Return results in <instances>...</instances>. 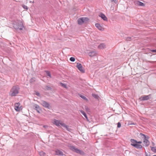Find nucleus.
<instances>
[{"label": "nucleus", "instance_id": "nucleus-1", "mask_svg": "<svg viewBox=\"0 0 156 156\" xmlns=\"http://www.w3.org/2000/svg\"><path fill=\"white\" fill-rule=\"evenodd\" d=\"M20 89L18 85L13 86L10 90L9 95L12 97L16 96L19 93Z\"/></svg>", "mask_w": 156, "mask_h": 156}, {"label": "nucleus", "instance_id": "nucleus-2", "mask_svg": "<svg viewBox=\"0 0 156 156\" xmlns=\"http://www.w3.org/2000/svg\"><path fill=\"white\" fill-rule=\"evenodd\" d=\"M13 27L16 29L22 30L23 27V23L21 21L15 22L13 23Z\"/></svg>", "mask_w": 156, "mask_h": 156}, {"label": "nucleus", "instance_id": "nucleus-3", "mask_svg": "<svg viewBox=\"0 0 156 156\" xmlns=\"http://www.w3.org/2000/svg\"><path fill=\"white\" fill-rule=\"evenodd\" d=\"M70 149V150L73 151L75 152L77 154H79L80 155H83L85 154V153L83 151L76 148L74 146H71Z\"/></svg>", "mask_w": 156, "mask_h": 156}, {"label": "nucleus", "instance_id": "nucleus-4", "mask_svg": "<svg viewBox=\"0 0 156 156\" xmlns=\"http://www.w3.org/2000/svg\"><path fill=\"white\" fill-rule=\"evenodd\" d=\"M41 104L44 107L49 109L50 105L46 101L41 100L40 102Z\"/></svg>", "mask_w": 156, "mask_h": 156}, {"label": "nucleus", "instance_id": "nucleus-5", "mask_svg": "<svg viewBox=\"0 0 156 156\" xmlns=\"http://www.w3.org/2000/svg\"><path fill=\"white\" fill-rule=\"evenodd\" d=\"M149 137L148 136H147V137L146 138H145L143 139V143L144 144L143 145L146 147L148 146L150 144V142L148 140V139Z\"/></svg>", "mask_w": 156, "mask_h": 156}, {"label": "nucleus", "instance_id": "nucleus-6", "mask_svg": "<svg viewBox=\"0 0 156 156\" xmlns=\"http://www.w3.org/2000/svg\"><path fill=\"white\" fill-rule=\"evenodd\" d=\"M20 104L19 102L15 104V109L17 111H20L22 110L21 106H20Z\"/></svg>", "mask_w": 156, "mask_h": 156}, {"label": "nucleus", "instance_id": "nucleus-7", "mask_svg": "<svg viewBox=\"0 0 156 156\" xmlns=\"http://www.w3.org/2000/svg\"><path fill=\"white\" fill-rule=\"evenodd\" d=\"M76 67L79 69V70L82 73H84L85 71L84 70L83 68L80 63H77Z\"/></svg>", "mask_w": 156, "mask_h": 156}, {"label": "nucleus", "instance_id": "nucleus-8", "mask_svg": "<svg viewBox=\"0 0 156 156\" xmlns=\"http://www.w3.org/2000/svg\"><path fill=\"white\" fill-rule=\"evenodd\" d=\"M151 94L148 95H144L142 96L140 98V100L141 101H145L149 99L150 98Z\"/></svg>", "mask_w": 156, "mask_h": 156}, {"label": "nucleus", "instance_id": "nucleus-9", "mask_svg": "<svg viewBox=\"0 0 156 156\" xmlns=\"http://www.w3.org/2000/svg\"><path fill=\"white\" fill-rule=\"evenodd\" d=\"M55 154L58 155L62 156L63 155V152L59 149H56L55 151Z\"/></svg>", "mask_w": 156, "mask_h": 156}, {"label": "nucleus", "instance_id": "nucleus-10", "mask_svg": "<svg viewBox=\"0 0 156 156\" xmlns=\"http://www.w3.org/2000/svg\"><path fill=\"white\" fill-rule=\"evenodd\" d=\"M99 16L101 17L105 21H108V18L103 13L101 12L99 15Z\"/></svg>", "mask_w": 156, "mask_h": 156}, {"label": "nucleus", "instance_id": "nucleus-11", "mask_svg": "<svg viewBox=\"0 0 156 156\" xmlns=\"http://www.w3.org/2000/svg\"><path fill=\"white\" fill-rule=\"evenodd\" d=\"M97 54V52L95 51H91L88 53V55L90 57L95 56Z\"/></svg>", "mask_w": 156, "mask_h": 156}, {"label": "nucleus", "instance_id": "nucleus-12", "mask_svg": "<svg viewBox=\"0 0 156 156\" xmlns=\"http://www.w3.org/2000/svg\"><path fill=\"white\" fill-rule=\"evenodd\" d=\"M132 146L134 147L137 149H141L142 148V146L140 144H132Z\"/></svg>", "mask_w": 156, "mask_h": 156}, {"label": "nucleus", "instance_id": "nucleus-13", "mask_svg": "<svg viewBox=\"0 0 156 156\" xmlns=\"http://www.w3.org/2000/svg\"><path fill=\"white\" fill-rule=\"evenodd\" d=\"M95 26L99 30H103L104 28L101 27L99 24L96 23L95 24Z\"/></svg>", "mask_w": 156, "mask_h": 156}, {"label": "nucleus", "instance_id": "nucleus-14", "mask_svg": "<svg viewBox=\"0 0 156 156\" xmlns=\"http://www.w3.org/2000/svg\"><path fill=\"white\" fill-rule=\"evenodd\" d=\"M33 108L35 110H37V112L39 113V111H38L40 109V107L38 105L34 104L33 105Z\"/></svg>", "mask_w": 156, "mask_h": 156}, {"label": "nucleus", "instance_id": "nucleus-15", "mask_svg": "<svg viewBox=\"0 0 156 156\" xmlns=\"http://www.w3.org/2000/svg\"><path fill=\"white\" fill-rule=\"evenodd\" d=\"M54 124L57 126H59L60 125L61 122L60 121L55 119L54 120Z\"/></svg>", "mask_w": 156, "mask_h": 156}, {"label": "nucleus", "instance_id": "nucleus-16", "mask_svg": "<svg viewBox=\"0 0 156 156\" xmlns=\"http://www.w3.org/2000/svg\"><path fill=\"white\" fill-rule=\"evenodd\" d=\"M83 17L79 18L77 20L78 23L79 25H81L84 23V21H83Z\"/></svg>", "mask_w": 156, "mask_h": 156}, {"label": "nucleus", "instance_id": "nucleus-17", "mask_svg": "<svg viewBox=\"0 0 156 156\" xmlns=\"http://www.w3.org/2000/svg\"><path fill=\"white\" fill-rule=\"evenodd\" d=\"M136 4L139 6H144L145 5L144 4L139 1H136Z\"/></svg>", "mask_w": 156, "mask_h": 156}, {"label": "nucleus", "instance_id": "nucleus-18", "mask_svg": "<svg viewBox=\"0 0 156 156\" xmlns=\"http://www.w3.org/2000/svg\"><path fill=\"white\" fill-rule=\"evenodd\" d=\"M106 48L105 45L103 43L100 44L98 46V48L99 49H103Z\"/></svg>", "mask_w": 156, "mask_h": 156}, {"label": "nucleus", "instance_id": "nucleus-19", "mask_svg": "<svg viewBox=\"0 0 156 156\" xmlns=\"http://www.w3.org/2000/svg\"><path fill=\"white\" fill-rule=\"evenodd\" d=\"M80 112L87 119L88 118L87 117V115L85 112L83 110L80 111Z\"/></svg>", "mask_w": 156, "mask_h": 156}, {"label": "nucleus", "instance_id": "nucleus-20", "mask_svg": "<svg viewBox=\"0 0 156 156\" xmlns=\"http://www.w3.org/2000/svg\"><path fill=\"white\" fill-rule=\"evenodd\" d=\"M130 142L132 143L131 144V145L132 146V144H136V142H137V141L136 140H135L133 139H131L130 140Z\"/></svg>", "mask_w": 156, "mask_h": 156}, {"label": "nucleus", "instance_id": "nucleus-21", "mask_svg": "<svg viewBox=\"0 0 156 156\" xmlns=\"http://www.w3.org/2000/svg\"><path fill=\"white\" fill-rule=\"evenodd\" d=\"M140 136L142 138H143L144 139L145 138H146L147 137V136H146L144 134H143L142 133H140Z\"/></svg>", "mask_w": 156, "mask_h": 156}, {"label": "nucleus", "instance_id": "nucleus-22", "mask_svg": "<svg viewBox=\"0 0 156 156\" xmlns=\"http://www.w3.org/2000/svg\"><path fill=\"white\" fill-rule=\"evenodd\" d=\"M126 41H131V40L133 39V37H126Z\"/></svg>", "mask_w": 156, "mask_h": 156}, {"label": "nucleus", "instance_id": "nucleus-23", "mask_svg": "<svg viewBox=\"0 0 156 156\" xmlns=\"http://www.w3.org/2000/svg\"><path fill=\"white\" fill-rule=\"evenodd\" d=\"M45 88V90H49L52 89L51 88L48 86H46Z\"/></svg>", "mask_w": 156, "mask_h": 156}, {"label": "nucleus", "instance_id": "nucleus-24", "mask_svg": "<svg viewBox=\"0 0 156 156\" xmlns=\"http://www.w3.org/2000/svg\"><path fill=\"white\" fill-rule=\"evenodd\" d=\"M151 150L152 151L154 152H156V147H150Z\"/></svg>", "mask_w": 156, "mask_h": 156}, {"label": "nucleus", "instance_id": "nucleus-25", "mask_svg": "<svg viewBox=\"0 0 156 156\" xmlns=\"http://www.w3.org/2000/svg\"><path fill=\"white\" fill-rule=\"evenodd\" d=\"M45 72L47 76H49L50 78H51V76L50 74V73L49 71H45Z\"/></svg>", "mask_w": 156, "mask_h": 156}, {"label": "nucleus", "instance_id": "nucleus-26", "mask_svg": "<svg viewBox=\"0 0 156 156\" xmlns=\"http://www.w3.org/2000/svg\"><path fill=\"white\" fill-rule=\"evenodd\" d=\"M79 96H80V97L82 98H83V100H86V101L88 100V99H87V98L84 96L81 95V94H80V95H79Z\"/></svg>", "mask_w": 156, "mask_h": 156}, {"label": "nucleus", "instance_id": "nucleus-27", "mask_svg": "<svg viewBox=\"0 0 156 156\" xmlns=\"http://www.w3.org/2000/svg\"><path fill=\"white\" fill-rule=\"evenodd\" d=\"M92 96H93L96 99H98L99 98V96L98 95L95 94H92Z\"/></svg>", "mask_w": 156, "mask_h": 156}, {"label": "nucleus", "instance_id": "nucleus-28", "mask_svg": "<svg viewBox=\"0 0 156 156\" xmlns=\"http://www.w3.org/2000/svg\"><path fill=\"white\" fill-rule=\"evenodd\" d=\"M35 81V78H32L30 80V83H32Z\"/></svg>", "mask_w": 156, "mask_h": 156}, {"label": "nucleus", "instance_id": "nucleus-29", "mask_svg": "<svg viewBox=\"0 0 156 156\" xmlns=\"http://www.w3.org/2000/svg\"><path fill=\"white\" fill-rule=\"evenodd\" d=\"M83 21H84V23L86 22L87 21L89 20V19L87 17H83Z\"/></svg>", "mask_w": 156, "mask_h": 156}, {"label": "nucleus", "instance_id": "nucleus-30", "mask_svg": "<svg viewBox=\"0 0 156 156\" xmlns=\"http://www.w3.org/2000/svg\"><path fill=\"white\" fill-rule=\"evenodd\" d=\"M39 154L40 155H45V153L43 151H41L39 152Z\"/></svg>", "mask_w": 156, "mask_h": 156}, {"label": "nucleus", "instance_id": "nucleus-31", "mask_svg": "<svg viewBox=\"0 0 156 156\" xmlns=\"http://www.w3.org/2000/svg\"><path fill=\"white\" fill-rule=\"evenodd\" d=\"M22 6L24 9L26 10L28 9V7L26 5H22Z\"/></svg>", "mask_w": 156, "mask_h": 156}, {"label": "nucleus", "instance_id": "nucleus-32", "mask_svg": "<svg viewBox=\"0 0 156 156\" xmlns=\"http://www.w3.org/2000/svg\"><path fill=\"white\" fill-rule=\"evenodd\" d=\"M70 60L71 62H74L75 61V58L73 57H71L70 58Z\"/></svg>", "mask_w": 156, "mask_h": 156}, {"label": "nucleus", "instance_id": "nucleus-33", "mask_svg": "<svg viewBox=\"0 0 156 156\" xmlns=\"http://www.w3.org/2000/svg\"><path fill=\"white\" fill-rule=\"evenodd\" d=\"M60 84L62 87L65 88L66 87V85L65 84L61 82L60 83Z\"/></svg>", "mask_w": 156, "mask_h": 156}, {"label": "nucleus", "instance_id": "nucleus-34", "mask_svg": "<svg viewBox=\"0 0 156 156\" xmlns=\"http://www.w3.org/2000/svg\"><path fill=\"white\" fill-rule=\"evenodd\" d=\"M121 126V123L119 122L117 123V127L118 128H120Z\"/></svg>", "mask_w": 156, "mask_h": 156}, {"label": "nucleus", "instance_id": "nucleus-35", "mask_svg": "<svg viewBox=\"0 0 156 156\" xmlns=\"http://www.w3.org/2000/svg\"><path fill=\"white\" fill-rule=\"evenodd\" d=\"M111 2H114L116 4L117 3V0H111Z\"/></svg>", "mask_w": 156, "mask_h": 156}, {"label": "nucleus", "instance_id": "nucleus-36", "mask_svg": "<svg viewBox=\"0 0 156 156\" xmlns=\"http://www.w3.org/2000/svg\"><path fill=\"white\" fill-rule=\"evenodd\" d=\"M60 125L62 126L63 127H64L65 126L66 124L62 122H61V123H60Z\"/></svg>", "mask_w": 156, "mask_h": 156}, {"label": "nucleus", "instance_id": "nucleus-37", "mask_svg": "<svg viewBox=\"0 0 156 156\" xmlns=\"http://www.w3.org/2000/svg\"><path fill=\"white\" fill-rule=\"evenodd\" d=\"M36 94L38 96H40V93L38 92H37L36 93Z\"/></svg>", "mask_w": 156, "mask_h": 156}, {"label": "nucleus", "instance_id": "nucleus-38", "mask_svg": "<svg viewBox=\"0 0 156 156\" xmlns=\"http://www.w3.org/2000/svg\"><path fill=\"white\" fill-rule=\"evenodd\" d=\"M145 156H151L150 154H148L146 152H145Z\"/></svg>", "mask_w": 156, "mask_h": 156}, {"label": "nucleus", "instance_id": "nucleus-39", "mask_svg": "<svg viewBox=\"0 0 156 156\" xmlns=\"http://www.w3.org/2000/svg\"><path fill=\"white\" fill-rule=\"evenodd\" d=\"M151 51L153 52H156V49L155 50H151Z\"/></svg>", "mask_w": 156, "mask_h": 156}, {"label": "nucleus", "instance_id": "nucleus-40", "mask_svg": "<svg viewBox=\"0 0 156 156\" xmlns=\"http://www.w3.org/2000/svg\"><path fill=\"white\" fill-rule=\"evenodd\" d=\"M142 142L141 141H137V142H136V144H140L141 143H142Z\"/></svg>", "mask_w": 156, "mask_h": 156}, {"label": "nucleus", "instance_id": "nucleus-41", "mask_svg": "<svg viewBox=\"0 0 156 156\" xmlns=\"http://www.w3.org/2000/svg\"><path fill=\"white\" fill-rule=\"evenodd\" d=\"M66 128L67 130L69 131L70 129L69 128V126H68V127H66Z\"/></svg>", "mask_w": 156, "mask_h": 156}, {"label": "nucleus", "instance_id": "nucleus-42", "mask_svg": "<svg viewBox=\"0 0 156 156\" xmlns=\"http://www.w3.org/2000/svg\"><path fill=\"white\" fill-rule=\"evenodd\" d=\"M85 109L86 110V111H88V110L89 109V108L85 106Z\"/></svg>", "mask_w": 156, "mask_h": 156}, {"label": "nucleus", "instance_id": "nucleus-43", "mask_svg": "<svg viewBox=\"0 0 156 156\" xmlns=\"http://www.w3.org/2000/svg\"><path fill=\"white\" fill-rule=\"evenodd\" d=\"M43 127L45 128H46L48 127V126H46V125H44V126H43Z\"/></svg>", "mask_w": 156, "mask_h": 156}, {"label": "nucleus", "instance_id": "nucleus-44", "mask_svg": "<svg viewBox=\"0 0 156 156\" xmlns=\"http://www.w3.org/2000/svg\"><path fill=\"white\" fill-rule=\"evenodd\" d=\"M136 123H131V125H136Z\"/></svg>", "mask_w": 156, "mask_h": 156}, {"label": "nucleus", "instance_id": "nucleus-45", "mask_svg": "<svg viewBox=\"0 0 156 156\" xmlns=\"http://www.w3.org/2000/svg\"><path fill=\"white\" fill-rule=\"evenodd\" d=\"M66 127H68V126L66 125L64 127L66 128Z\"/></svg>", "mask_w": 156, "mask_h": 156}, {"label": "nucleus", "instance_id": "nucleus-46", "mask_svg": "<svg viewBox=\"0 0 156 156\" xmlns=\"http://www.w3.org/2000/svg\"><path fill=\"white\" fill-rule=\"evenodd\" d=\"M66 127H68V126L66 125L64 127L66 128Z\"/></svg>", "mask_w": 156, "mask_h": 156}, {"label": "nucleus", "instance_id": "nucleus-47", "mask_svg": "<svg viewBox=\"0 0 156 156\" xmlns=\"http://www.w3.org/2000/svg\"><path fill=\"white\" fill-rule=\"evenodd\" d=\"M152 144H153V145H154V143L152 142Z\"/></svg>", "mask_w": 156, "mask_h": 156}, {"label": "nucleus", "instance_id": "nucleus-48", "mask_svg": "<svg viewBox=\"0 0 156 156\" xmlns=\"http://www.w3.org/2000/svg\"><path fill=\"white\" fill-rule=\"evenodd\" d=\"M154 156H156V155H154Z\"/></svg>", "mask_w": 156, "mask_h": 156}]
</instances>
